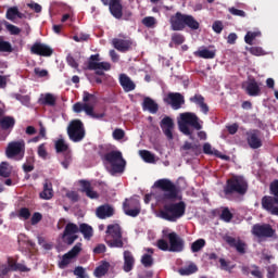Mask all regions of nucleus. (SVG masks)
Wrapping results in <instances>:
<instances>
[{
    "label": "nucleus",
    "mask_w": 278,
    "mask_h": 278,
    "mask_svg": "<svg viewBox=\"0 0 278 278\" xmlns=\"http://www.w3.org/2000/svg\"><path fill=\"white\" fill-rule=\"evenodd\" d=\"M249 53H251V55H266V53L264 52V49H262V47H251L248 49Z\"/></svg>",
    "instance_id": "obj_54"
},
{
    "label": "nucleus",
    "mask_w": 278,
    "mask_h": 278,
    "mask_svg": "<svg viewBox=\"0 0 278 278\" xmlns=\"http://www.w3.org/2000/svg\"><path fill=\"white\" fill-rule=\"evenodd\" d=\"M169 25L172 31H184L186 27L191 31H197L201 27V24L194 16L181 12H176L169 17Z\"/></svg>",
    "instance_id": "obj_3"
},
{
    "label": "nucleus",
    "mask_w": 278,
    "mask_h": 278,
    "mask_svg": "<svg viewBox=\"0 0 278 278\" xmlns=\"http://www.w3.org/2000/svg\"><path fill=\"white\" fill-rule=\"evenodd\" d=\"M40 220H42V214L38 212L34 213L30 219L31 225H38Z\"/></svg>",
    "instance_id": "obj_64"
},
{
    "label": "nucleus",
    "mask_w": 278,
    "mask_h": 278,
    "mask_svg": "<svg viewBox=\"0 0 278 278\" xmlns=\"http://www.w3.org/2000/svg\"><path fill=\"white\" fill-rule=\"evenodd\" d=\"M212 28H213V31H215V34H223V29H225V26L220 21H215L213 23Z\"/></svg>",
    "instance_id": "obj_58"
},
{
    "label": "nucleus",
    "mask_w": 278,
    "mask_h": 278,
    "mask_svg": "<svg viewBox=\"0 0 278 278\" xmlns=\"http://www.w3.org/2000/svg\"><path fill=\"white\" fill-rule=\"evenodd\" d=\"M247 190H249V184L242 176H232L226 181V186L224 187V193L226 195L229 194H247Z\"/></svg>",
    "instance_id": "obj_8"
},
{
    "label": "nucleus",
    "mask_w": 278,
    "mask_h": 278,
    "mask_svg": "<svg viewBox=\"0 0 278 278\" xmlns=\"http://www.w3.org/2000/svg\"><path fill=\"white\" fill-rule=\"evenodd\" d=\"M10 273H13L12 266H10V263L1 264L0 265V278H5Z\"/></svg>",
    "instance_id": "obj_45"
},
{
    "label": "nucleus",
    "mask_w": 278,
    "mask_h": 278,
    "mask_svg": "<svg viewBox=\"0 0 278 278\" xmlns=\"http://www.w3.org/2000/svg\"><path fill=\"white\" fill-rule=\"evenodd\" d=\"M199 270V267H197L195 264L191 263L187 267H182L178 270L179 275L182 277L194 275Z\"/></svg>",
    "instance_id": "obj_37"
},
{
    "label": "nucleus",
    "mask_w": 278,
    "mask_h": 278,
    "mask_svg": "<svg viewBox=\"0 0 278 278\" xmlns=\"http://www.w3.org/2000/svg\"><path fill=\"white\" fill-rule=\"evenodd\" d=\"M5 155L9 160H23L25 157V140L11 141L5 149Z\"/></svg>",
    "instance_id": "obj_11"
},
{
    "label": "nucleus",
    "mask_w": 278,
    "mask_h": 278,
    "mask_svg": "<svg viewBox=\"0 0 278 278\" xmlns=\"http://www.w3.org/2000/svg\"><path fill=\"white\" fill-rule=\"evenodd\" d=\"M224 240L229 247H231V249H236L237 253L240 255H244L247 253V242L242 241L240 238L236 239L231 236H226Z\"/></svg>",
    "instance_id": "obj_21"
},
{
    "label": "nucleus",
    "mask_w": 278,
    "mask_h": 278,
    "mask_svg": "<svg viewBox=\"0 0 278 278\" xmlns=\"http://www.w3.org/2000/svg\"><path fill=\"white\" fill-rule=\"evenodd\" d=\"M81 192H85L88 199H99V193L92 190V185L88 180H80Z\"/></svg>",
    "instance_id": "obj_26"
},
{
    "label": "nucleus",
    "mask_w": 278,
    "mask_h": 278,
    "mask_svg": "<svg viewBox=\"0 0 278 278\" xmlns=\"http://www.w3.org/2000/svg\"><path fill=\"white\" fill-rule=\"evenodd\" d=\"M8 264H10L13 273H16L17 270L20 273H29V268L21 263H16L12 257L8 258Z\"/></svg>",
    "instance_id": "obj_35"
},
{
    "label": "nucleus",
    "mask_w": 278,
    "mask_h": 278,
    "mask_svg": "<svg viewBox=\"0 0 278 278\" xmlns=\"http://www.w3.org/2000/svg\"><path fill=\"white\" fill-rule=\"evenodd\" d=\"M96 216L100 218V220H105V218H112L114 216V206L110 204H102L97 207Z\"/></svg>",
    "instance_id": "obj_23"
},
{
    "label": "nucleus",
    "mask_w": 278,
    "mask_h": 278,
    "mask_svg": "<svg viewBox=\"0 0 278 278\" xmlns=\"http://www.w3.org/2000/svg\"><path fill=\"white\" fill-rule=\"evenodd\" d=\"M156 23H157V20H155V17L153 16H147L142 20V25L149 28L155 27Z\"/></svg>",
    "instance_id": "obj_49"
},
{
    "label": "nucleus",
    "mask_w": 278,
    "mask_h": 278,
    "mask_svg": "<svg viewBox=\"0 0 278 278\" xmlns=\"http://www.w3.org/2000/svg\"><path fill=\"white\" fill-rule=\"evenodd\" d=\"M119 84L125 92L136 90V84L131 81V78L127 74L119 75Z\"/></svg>",
    "instance_id": "obj_28"
},
{
    "label": "nucleus",
    "mask_w": 278,
    "mask_h": 278,
    "mask_svg": "<svg viewBox=\"0 0 278 278\" xmlns=\"http://www.w3.org/2000/svg\"><path fill=\"white\" fill-rule=\"evenodd\" d=\"M112 136L114 140H123L125 138V130L123 128H116Z\"/></svg>",
    "instance_id": "obj_57"
},
{
    "label": "nucleus",
    "mask_w": 278,
    "mask_h": 278,
    "mask_svg": "<svg viewBox=\"0 0 278 278\" xmlns=\"http://www.w3.org/2000/svg\"><path fill=\"white\" fill-rule=\"evenodd\" d=\"M252 235L260 239L275 238L277 230H275L270 224H255L252 227Z\"/></svg>",
    "instance_id": "obj_13"
},
{
    "label": "nucleus",
    "mask_w": 278,
    "mask_h": 278,
    "mask_svg": "<svg viewBox=\"0 0 278 278\" xmlns=\"http://www.w3.org/2000/svg\"><path fill=\"white\" fill-rule=\"evenodd\" d=\"M98 155H100L102 162L111 164L113 173H124L127 162L123 159V152L113 150L105 153V151H103V146H101Z\"/></svg>",
    "instance_id": "obj_4"
},
{
    "label": "nucleus",
    "mask_w": 278,
    "mask_h": 278,
    "mask_svg": "<svg viewBox=\"0 0 278 278\" xmlns=\"http://www.w3.org/2000/svg\"><path fill=\"white\" fill-rule=\"evenodd\" d=\"M193 127L197 131H201L203 126L199 123V116L194 113L186 112L180 114V122L178 123L179 130L185 136H189L190 140H194L192 136V130L190 127Z\"/></svg>",
    "instance_id": "obj_6"
},
{
    "label": "nucleus",
    "mask_w": 278,
    "mask_h": 278,
    "mask_svg": "<svg viewBox=\"0 0 278 278\" xmlns=\"http://www.w3.org/2000/svg\"><path fill=\"white\" fill-rule=\"evenodd\" d=\"M53 197V184L49 180H45L42 191L39 193V199L43 201H51Z\"/></svg>",
    "instance_id": "obj_27"
},
{
    "label": "nucleus",
    "mask_w": 278,
    "mask_h": 278,
    "mask_svg": "<svg viewBox=\"0 0 278 278\" xmlns=\"http://www.w3.org/2000/svg\"><path fill=\"white\" fill-rule=\"evenodd\" d=\"M172 42H174V45H184V42H186V37L179 33H174L172 35Z\"/></svg>",
    "instance_id": "obj_50"
},
{
    "label": "nucleus",
    "mask_w": 278,
    "mask_h": 278,
    "mask_svg": "<svg viewBox=\"0 0 278 278\" xmlns=\"http://www.w3.org/2000/svg\"><path fill=\"white\" fill-rule=\"evenodd\" d=\"M220 219L224 220V223H231V220L233 219V213L229 211V207L223 208Z\"/></svg>",
    "instance_id": "obj_40"
},
{
    "label": "nucleus",
    "mask_w": 278,
    "mask_h": 278,
    "mask_svg": "<svg viewBox=\"0 0 278 278\" xmlns=\"http://www.w3.org/2000/svg\"><path fill=\"white\" fill-rule=\"evenodd\" d=\"M134 266H136V258L134 257V254L129 250L124 251L123 270L125 273H131V270H134Z\"/></svg>",
    "instance_id": "obj_24"
},
{
    "label": "nucleus",
    "mask_w": 278,
    "mask_h": 278,
    "mask_svg": "<svg viewBox=\"0 0 278 278\" xmlns=\"http://www.w3.org/2000/svg\"><path fill=\"white\" fill-rule=\"evenodd\" d=\"M199 149V146L186 141L182 146V151H193L195 152Z\"/></svg>",
    "instance_id": "obj_62"
},
{
    "label": "nucleus",
    "mask_w": 278,
    "mask_h": 278,
    "mask_svg": "<svg viewBox=\"0 0 278 278\" xmlns=\"http://www.w3.org/2000/svg\"><path fill=\"white\" fill-rule=\"evenodd\" d=\"M245 90L250 97L260 96L261 89H260V85L257 84V80H255V78H251L248 83Z\"/></svg>",
    "instance_id": "obj_30"
},
{
    "label": "nucleus",
    "mask_w": 278,
    "mask_h": 278,
    "mask_svg": "<svg viewBox=\"0 0 278 278\" xmlns=\"http://www.w3.org/2000/svg\"><path fill=\"white\" fill-rule=\"evenodd\" d=\"M83 101H84V103H88L90 101H97V96H94L88 91H84Z\"/></svg>",
    "instance_id": "obj_59"
},
{
    "label": "nucleus",
    "mask_w": 278,
    "mask_h": 278,
    "mask_svg": "<svg viewBox=\"0 0 278 278\" xmlns=\"http://www.w3.org/2000/svg\"><path fill=\"white\" fill-rule=\"evenodd\" d=\"M5 27L8 29V31H10L11 36H18V34H21V28H18L17 26L7 23Z\"/></svg>",
    "instance_id": "obj_55"
},
{
    "label": "nucleus",
    "mask_w": 278,
    "mask_h": 278,
    "mask_svg": "<svg viewBox=\"0 0 278 278\" xmlns=\"http://www.w3.org/2000/svg\"><path fill=\"white\" fill-rule=\"evenodd\" d=\"M106 237L105 242L110 249H123L125 247V242L127 243V238L123 239V229L118 224H111L106 228Z\"/></svg>",
    "instance_id": "obj_7"
},
{
    "label": "nucleus",
    "mask_w": 278,
    "mask_h": 278,
    "mask_svg": "<svg viewBox=\"0 0 278 278\" xmlns=\"http://www.w3.org/2000/svg\"><path fill=\"white\" fill-rule=\"evenodd\" d=\"M160 127L164 134V136L167 138V140H173V131L175 129V122H173V118L165 116L161 123Z\"/></svg>",
    "instance_id": "obj_22"
},
{
    "label": "nucleus",
    "mask_w": 278,
    "mask_h": 278,
    "mask_svg": "<svg viewBox=\"0 0 278 278\" xmlns=\"http://www.w3.org/2000/svg\"><path fill=\"white\" fill-rule=\"evenodd\" d=\"M141 264L144 268H151V266H153V256H151V254H143L141 257Z\"/></svg>",
    "instance_id": "obj_47"
},
{
    "label": "nucleus",
    "mask_w": 278,
    "mask_h": 278,
    "mask_svg": "<svg viewBox=\"0 0 278 278\" xmlns=\"http://www.w3.org/2000/svg\"><path fill=\"white\" fill-rule=\"evenodd\" d=\"M16 14H18V8L12 7V8L8 9V11H7L8 21H14V18H16Z\"/></svg>",
    "instance_id": "obj_52"
},
{
    "label": "nucleus",
    "mask_w": 278,
    "mask_h": 278,
    "mask_svg": "<svg viewBox=\"0 0 278 278\" xmlns=\"http://www.w3.org/2000/svg\"><path fill=\"white\" fill-rule=\"evenodd\" d=\"M169 240V252L170 253H181L186 247V241L177 232H169L167 235Z\"/></svg>",
    "instance_id": "obj_14"
},
{
    "label": "nucleus",
    "mask_w": 278,
    "mask_h": 278,
    "mask_svg": "<svg viewBox=\"0 0 278 278\" xmlns=\"http://www.w3.org/2000/svg\"><path fill=\"white\" fill-rule=\"evenodd\" d=\"M83 233L85 240H91L94 236V230L92 229V226L83 223L79 226L74 223H68L65 226V229L61 236L63 242L71 247L72 244H75V240L79 238L76 233Z\"/></svg>",
    "instance_id": "obj_2"
},
{
    "label": "nucleus",
    "mask_w": 278,
    "mask_h": 278,
    "mask_svg": "<svg viewBox=\"0 0 278 278\" xmlns=\"http://www.w3.org/2000/svg\"><path fill=\"white\" fill-rule=\"evenodd\" d=\"M54 147H55L56 153H64L68 151V144L66 143V141H64V139L56 140L54 143Z\"/></svg>",
    "instance_id": "obj_39"
},
{
    "label": "nucleus",
    "mask_w": 278,
    "mask_h": 278,
    "mask_svg": "<svg viewBox=\"0 0 278 278\" xmlns=\"http://www.w3.org/2000/svg\"><path fill=\"white\" fill-rule=\"evenodd\" d=\"M18 218H23L24 220H29L31 217V212L27 207H22L18 211Z\"/></svg>",
    "instance_id": "obj_51"
},
{
    "label": "nucleus",
    "mask_w": 278,
    "mask_h": 278,
    "mask_svg": "<svg viewBox=\"0 0 278 278\" xmlns=\"http://www.w3.org/2000/svg\"><path fill=\"white\" fill-rule=\"evenodd\" d=\"M12 51H14V49H12V43L4 41L3 38L0 37V52L12 53Z\"/></svg>",
    "instance_id": "obj_42"
},
{
    "label": "nucleus",
    "mask_w": 278,
    "mask_h": 278,
    "mask_svg": "<svg viewBox=\"0 0 278 278\" xmlns=\"http://www.w3.org/2000/svg\"><path fill=\"white\" fill-rule=\"evenodd\" d=\"M112 45L119 53H127L134 49V39L125 34H119L118 38L112 40Z\"/></svg>",
    "instance_id": "obj_12"
},
{
    "label": "nucleus",
    "mask_w": 278,
    "mask_h": 278,
    "mask_svg": "<svg viewBox=\"0 0 278 278\" xmlns=\"http://www.w3.org/2000/svg\"><path fill=\"white\" fill-rule=\"evenodd\" d=\"M14 125H16V119L12 116H4L0 118V127L1 129L8 130L13 129Z\"/></svg>",
    "instance_id": "obj_33"
},
{
    "label": "nucleus",
    "mask_w": 278,
    "mask_h": 278,
    "mask_svg": "<svg viewBox=\"0 0 278 278\" xmlns=\"http://www.w3.org/2000/svg\"><path fill=\"white\" fill-rule=\"evenodd\" d=\"M66 62L68 66H72V68H79V63L75 60V58L71 54H67Z\"/></svg>",
    "instance_id": "obj_61"
},
{
    "label": "nucleus",
    "mask_w": 278,
    "mask_h": 278,
    "mask_svg": "<svg viewBox=\"0 0 278 278\" xmlns=\"http://www.w3.org/2000/svg\"><path fill=\"white\" fill-rule=\"evenodd\" d=\"M112 64L110 62H101V55L91 54L85 64V71H94L96 75L103 77L105 75L104 71H111Z\"/></svg>",
    "instance_id": "obj_9"
},
{
    "label": "nucleus",
    "mask_w": 278,
    "mask_h": 278,
    "mask_svg": "<svg viewBox=\"0 0 278 278\" xmlns=\"http://www.w3.org/2000/svg\"><path fill=\"white\" fill-rule=\"evenodd\" d=\"M189 101L190 103L199 105L203 114H207V112H210V106H207V103H205V98L202 94L195 93L193 97L189 98Z\"/></svg>",
    "instance_id": "obj_25"
},
{
    "label": "nucleus",
    "mask_w": 278,
    "mask_h": 278,
    "mask_svg": "<svg viewBox=\"0 0 278 278\" xmlns=\"http://www.w3.org/2000/svg\"><path fill=\"white\" fill-rule=\"evenodd\" d=\"M163 101L167 105H170L173 110H181V105L186 103V99L184 98V94L179 92L167 93V96L163 99Z\"/></svg>",
    "instance_id": "obj_16"
},
{
    "label": "nucleus",
    "mask_w": 278,
    "mask_h": 278,
    "mask_svg": "<svg viewBox=\"0 0 278 278\" xmlns=\"http://www.w3.org/2000/svg\"><path fill=\"white\" fill-rule=\"evenodd\" d=\"M110 270V263L108 261L102 262L100 266L94 269V277L101 278L108 275Z\"/></svg>",
    "instance_id": "obj_36"
},
{
    "label": "nucleus",
    "mask_w": 278,
    "mask_h": 278,
    "mask_svg": "<svg viewBox=\"0 0 278 278\" xmlns=\"http://www.w3.org/2000/svg\"><path fill=\"white\" fill-rule=\"evenodd\" d=\"M205 247V239H198L191 244L192 253H199Z\"/></svg>",
    "instance_id": "obj_43"
},
{
    "label": "nucleus",
    "mask_w": 278,
    "mask_h": 278,
    "mask_svg": "<svg viewBox=\"0 0 278 278\" xmlns=\"http://www.w3.org/2000/svg\"><path fill=\"white\" fill-rule=\"evenodd\" d=\"M8 166H9L8 162H2L0 164V177L8 178L10 177V175H12V172Z\"/></svg>",
    "instance_id": "obj_46"
},
{
    "label": "nucleus",
    "mask_w": 278,
    "mask_h": 278,
    "mask_svg": "<svg viewBox=\"0 0 278 278\" xmlns=\"http://www.w3.org/2000/svg\"><path fill=\"white\" fill-rule=\"evenodd\" d=\"M203 153L205 155H215V157H220L222 160H227V155L220 154V151L216 149H212V144L210 143H204L203 144Z\"/></svg>",
    "instance_id": "obj_34"
},
{
    "label": "nucleus",
    "mask_w": 278,
    "mask_h": 278,
    "mask_svg": "<svg viewBox=\"0 0 278 278\" xmlns=\"http://www.w3.org/2000/svg\"><path fill=\"white\" fill-rule=\"evenodd\" d=\"M101 3L109 7V11L114 18H117V21L123 18V4L121 0H101Z\"/></svg>",
    "instance_id": "obj_17"
},
{
    "label": "nucleus",
    "mask_w": 278,
    "mask_h": 278,
    "mask_svg": "<svg viewBox=\"0 0 278 278\" xmlns=\"http://www.w3.org/2000/svg\"><path fill=\"white\" fill-rule=\"evenodd\" d=\"M269 193L271 195H264L262 198L261 205L271 216H278V179L270 182Z\"/></svg>",
    "instance_id": "obj_5"
},
{
    "label": "nucleus",
    "mask_w": 278,
    "mask_h": 278,
    "mask_svg": "<svg viewBox=\"0 0 278 278\" xmlns=\"http://www.w3.org/2000/svg\"><path fill=\"white\" fill-rule=\"evenodd\" d=\"M78 253H81V243L80 242L76 243L71 251H68L67 253H65L62 256V260L59 263V267L66 268V266H68V264H71L72 260H75V256Z\"/></svg>",
    "instance_id": "obj_20"
},
{
    "label": "nucleus",
    "mask_w": 278,
    "mask_h": 278,
    "mask_svg": "<svg viewBox=\"0 0 278 278\" xmlns=\"http://www.w3.org/2000/svg\"><path fill=\"white\" fill-rule=\"evenodd\" d=\"M247 142L250 147V149H262L263 142H262V131L257 129H253L249 132H247Z\"/></svg>",
    "instance_id": "obj_18"
},
{
    "label": "nucleus",
    "mask_w": 278,
    "mask_h": 278,
    "mask_svg": "<svg viewBox=\"0 0 278 278\" xmlns=\"http://www.w3.org/2000/svg\"><path fill=\"white\" fill-rule=\"evenodd\" d=\"M258 36H262L261 31H248L244 36V41L247 45H253V40H255Z\"/></svg>",
    "instance_id": "obj_41"
},
{
    "label": "nucleus",
    "mask_w": 278,
    "mask_h": 278,
    "mask_svg": "<svg viewBox=\"0 0 278 278\" xmlns=\"http://www.w3.org/2000/svg\"><path fill=\"white\" fill-rule=\"evenodd\" d=\"M34 73H35V75H37V77H48L49 76V71L41 70L40 67H35Z\"/></svg>",
    "instance_id": "obj_63"
},
{
    "label": "nucleus",
    "mask_w": 278,
    "mask_h": 278,
    "mask_svg": "<svg viewBox=\"0 0 278 278\" xmlns=\"http://www.w3.org/2000/svg\"><path fill=\"white\" fill-rule=\"evenodd\" d=\"M156 247L157 249H160V251H170V245H168V241L164 239H159L156 242Z\"/></svg>",
    "instance_id": "obj_53"
},
{
    "label": "nucleus",
    "mask_w": 278,
    "mask_h": 278,
    "mask_svg": "<svg viewBox=\"0 0 278 278\" xmlns=\"http://www.w3.org/2000/svg\"><path fill=\"white\" fill-rule=\"evenodd\" d=\"M278 267L276 264L269 265L267 267V278H275V275H277Z\"/></svg>",
    "instance_id": "obj_60"
},
{
    "label": "nucleus",
    "mask_w": 278,
    "mask_h": 278,
    "mask_svg": "<svg viewBox=\"0 0 278 278\" xmlns=\"http://www.w3.org/2000/svg\"><path fill=\"white\" fill-rule=\"evenodd\" d=\"M139 155L147 162V164H155V154L151 153V151L141 150Z\"/></svg>",
    "instance_id": "obj_38"
},
{
    "label": "nucleus",
    "mask_w": 278,
    "mask_h": 278,
    "mask_svg": "<svg viewBox=\"0 0 278 278\" xmlns=\"http://www.w3.org/2000/svg\"><path fill=\"white\" fill-rule=\"evenodd\" d=\"M228 11L232 14V16H240V18H245L247 17V12L236 9L233 7L229 8Z\"/></svg>",
    "instance_id": "obj_56"
},
{
    "label": "nucleus",
    "mask_w": 278,
    "mask_h": 278,
    "mask_svg": "<svg viewBox=\"0 0 278 278\" xmlns=\"http://www.w3.org/2000/svg\"><path fill=\"white\" fill-rule=\"evenodd\" d=\"M67 136L72 142H81L86 138V127L81 119H73L67 126Z\"/></svg>",
    "instance_id": "obj_10"
},
{
    "label": "nucleus",
    "mask_w": 278,
    "mask_h": 278,
    "mask_svg": "<svg viewBox=\"0 0 278 278\" xmlns=\"http://www.w3.org/2000/svg\"><path fill=\"white\" fill-rule=\"evenodd\" d=\"M30 53L33 55H40L41 58H51L53 55V50L46 43L35 42L30 48Z\"/></svg>",
    "instance_id": "obj_19"
},
{
    "label": "nucleus",
    "mask_w": 278,
    "mask_h": 278,
    "mask_svg": "<svg viewBox=\"0 0 278 278\" xmlns=\"http://www.w3.org/2000/svg\"><path fill=\"white\" fill-rule=\"evenodd\" d=\"M37 155L41 160H47V157H49V152L47 151V143H41V144L38 146Z\"/></svg>",
    "instance_id": "obj_44"
},
{
    "label": "nucleus",
    "mask_w": 278,
    "mask_h": 278,
    "mask_svg": "<svg viewBox=\"0 0 278 278\" xmlns=\"http://www.w3.org/2000/svg\"><path fill=\"white\" fill-rule=\"evenodd\" d=\"M154 186L164 192L161 198L163 206L159 211L160 218L167 220L168 223H177V220L186 214V202H168L177 199V195L179 194L177 186H175L170 179L166 178L156 180Z\"/></svg>",
    "instance_id": "obj_1"
},
{
    "label": "nucleus",
    "mask_w": 278,
    "mask_h": 278,
    "mask_svg": "<svg viewBox=\"0 0 278 278\" xmlns=\"http://www.w3.org/2000/svg\"><path fill=\"white\" fill-rule=\"evenodd\" d=\"M123 210L126 216H131V218H136L140 214V201L130 198L126 199L123 203Z\"/></svg>",
    "instance_id": "obj_15"
},
{
    "label": "nucleus",
    "mask_w": 278,
    "mask_h": 278,
    "mask_svg": "<svg viewBox=\"0 0 278 278\" xmlns=\"http://www.w3.org/2000/svg\"><path fill=\"white\" fill-rule=\"evenodd\" d=\"M142 108L143 110H148L150 114H157V110H160V106L157 105V103L149 97L143 99Z\"/></svg>",
    "instance_id": "obj_29"
},
{
    "label": "nucleus",
    "mask_w": 278,
    "mask_h": 278,
    "mask_svg": "<svg viewBox=\"0 0 278 278\" xmlns=\"http://www.w3.org/2000/svg\"><path fill=\"white\" fill-rule=\"evenodd\" d=\"M250 275L254 278H264V273H262V268L257 265H251Z\"/></svg>",
    "instance_id": "obj_48"
},
{
    "label": "nucleus",
    "mask_w": 278,
    "mask_h": 278,
    "mask_svg": "<svg viewBox=\"0 0 278 278\" xmlns=\"http://www.w3.org/2000/svg\"><path fill=\"white\" fill-rule=\"evenodd\" d=\"M193 55H195V58H202L203 60H214L216 58V52L204 48L193 52Z\"/></svg>",
    "instance_id": "obj_32"
},
{
    "label": "nucleus",
    "mask_w": 278,
    "mask_h": 278,
    "mask_svg": "<svg viewBox=\"0 0 278 278\" xmlns=\"http://www.w3.org/2000/svg\"><path fill=\"white\" fill-rule=\"evenodd\" d=\"M58 99L52 93H46L43 98H39V105H49V108H55Z\"/></svg>",
    "instance_id": "obj_31"
}]
</instances>
